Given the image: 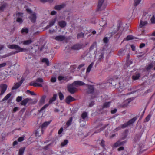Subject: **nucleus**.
Instances as JSON below:
<instances>
[{"label":"nucleus","mask_w":155,"mask_h":155,"mask_svg":"<svg viewBox=\"0 0 155 155\" xmlns=\"http://www.w3.org/2000/svg\"><path fill=\"white\" fill-rule=\"evenodd\" d=\"M59 96L60 99L61 100H63L64 98V96L62 93L61 92H60L59 93Z\"/></svg>","instance_id":"obj_45"},{"label":"nucleus","mask_w":155,"mask_h":155,"mask_svg":"<svg viewBox=\"0 0 155 155\" xmlns=\"http://www.w3.org/2000/svg\"><path fill=\"white\" fill-rule=\"evenodd\" d=\"M94 64V63L93 62H92L91 63V64H90L88 68H87V70H86V73H88L90 72V71L91 69L92 68V67H93V65Z\"/></svg>","instance_id":"obj_29"},{"label":"nucleus","mask_w":155,"mask_h":155,"mask_svg":"<svg viewBox=\"0 0 155 155\" xmlns=\"http://www.w3.org/2000/svg\"><path fill=\"white\" fill-rule=\"evenodd\" d=\"M77 87L73 83L68 85V89L69 92L71 94H73L76 91Z\"/></svg>","instance_id":"obj_6"},{"label":"nucleus","mask_w":155,"mask_h":155,"mask_svg":"<svg viewBox=\"0 0 155 155\" xmlns=\"http://www.w3.org/2000/svg\"><path fill=\"white\" fill-rule=\"evenodd\" d=\"M27 92L28 93H29L32 95H36L35 94L33 91H31L29 90L27 91Z\"/></svg>","instance_id":"obj_48"},{"label":"nucleus","mask_w":155,"mask_h":155,"mask_svg":"<svg viewBox=\"0 0 155 155\" xmlns=\"http://www.w3.org/2000/svg\"><path fill=\"white\" fill-rule=\"evenodd\" d=\"M56 95H54L53 97L49 101V104L51 103L53 101H54L56 99Z\"/></svg>","instance_id":"obj_40"},{"label":"nucleus","mask_w":155,"mask_h":155,"mask_svg":"<svg viewBox=\"0 0 155 155\" xmlns=\"http://www.w3.org/2000/svg\"><path fill=\"white\" fill-rule=\"evenodd\" d=\"M26 10L27 12H28L30 15L29 17V18L32 22H35L37 19L36 14V13L33 12L32 11L29 9H27Z\"/></svg>","instance_id":"obj_3"},{"label":"nucleus","mask_w":155,"mask_h":155,"mask_svg":"<svg viewBox=\"0 0 155 155\" xmlns=\"http://www.w3.org/2000/svg\"><path fill=\"white\" fill-rule=\"evenodd\" d=\"M151 22L152 24H155V17L154 15H152L150 19Z\"/></svg>","instance_id":"obj_42"},{"label":"nucleus","mask_w":155,"mask_h":155,"mask_svg":"<svg viewBox=\"0 0 155 155\" xmlns=\"http://www.w3.org/2000/svg\"><path fill=\"white\" fill-rule=\"evenodd\" d=\"M58 25L61 28H63L66 26V23L65 21H61L58 22Z\"/></svg>","instance_id":"obj_22"},{"label":"nucleus","mask_w":155,"mask_h":155,"mask_svg":"<svg viewBox=\"0 0 155 155\" xmlns=\"http://www.w3.org/2000/svg\"><path fill=\"white\" fill-rule=\"evenodd\" d=\"M43 80L42 78H39L36 80V82H31L30 84L31 86L35 87H42Z\"/></svg>","instance_id":"obj_5"},{"label":"nucleus","mask_w":155,"mask_h":155,"mask_svg":"<svg viewBox=\"0 0 155 155\" xmlns=\"http://www.w3.org/2000/svg\"><path fill=\"white\" fill-rule=\"evenodd\" d=\"M124 147L123 146H122V147H119V148H118L117 150L118 151H120L124 150Z\"/></svg>","instance_id":"obj_56"},{"label":"nucleus","mask_w":155,"mask_h":155,"mask_svg":"<svg viewBox=\"0 0 155 155\" xmlns=\"http://www.w3.org/2000/svg\"><path fill=\"white\" fill-rule=\"evenodd\" d=\"M92 152L94 153V155H104L105 154H106V153L107 151L106 150H104L102 152L101 150L97 147H94L92 150Z\"/></svg>","instance_id":"obj_4"},{"label":"nucleus","mask_w":155,"mask_h":155,"mask_svg":"<svg viewBox=\"0 0 155 155\" xmlns=\"http://www.w3.org/2000/svg\"><path fill=\"white\" fill-rule=\"evenodd\" d=\"M49 104H46L40 110V112H44L45 111V109L49 106Z\"/></svg>","instance_id":"obj_34"},{"label":"nucleus","mask_w":155,"mask_h":155,"mask_svg":"<svg viewBox=\"0 0 155 155\" xmlns=\"http://www.w3.org/2000/svg\"><path fill=\"white\" fill-rule=\"evenodd\" d=\"M126 142V141H118L113 145L112 147L113 148H116L120 145H124Z\"/></svg>","instance_id":"obj_12"},{"label":"nucleus","mask_w":155,"mask_h":155,"mask_svg":"<svg viewBox=\"0 0 155 155\" xmlns=\"http://www.w3.org/2000/svg\"><path fill=\"white\" fill-rule=\"evenodd\" d=\"M140 77V74L138 72L134 74L132 76V79L134 80H136L139 79Z\"/></svg>","instance_id":"obj_18"},{"label":"nucleus","mask_w":155,"mask_h":155,"mask_svg":"<svg viewBox=\"0 0 155 155\" xmlns=\"http://www.w3.org/2000/svg\"><path fill=\"white\" fill-rule=\"evenodd\" d=\"M141 1L142 0H134V6H137L138 5Z\"/></svg>","instance_id":"obj_41"},{"label":"nucleus","mask_w":155,"mask_h":155,"mask_svg":"<svg viewBox=\"0 0 155 155\" xmlns=\"http://www.w3.org/2000/svg\"><path fill=\"white\" fill-rule=\"evenodd\" d=\"M94 91V87L90 85L88 86V92L89 93H92Z\"/></svg>","instance_id":"obj_32"},{"label":"nucleus","mask_w":155,"mask_h":155,"mask_svg":"<svg viewBox=\"0 0 155 155\" xmlns=\"http://www.w3.org/2000/svg\"><path fill=\"white\" fill-rule=\"evenodd\" d=\"M32 101V100L31 99L27 98L21 101V104L22 105L25 106L28 103L31 102Z\"/></svg>","instance_id":"obj_13"},{"label":"nucleus","mask_w":155,"mask_h":155,"mask_svg":"<svg viewBox=\"0 0 155 155\" xmlns=\"http://www.w3.org/2000/svg\"><path fill=\"white\" fill-rule=\"evenodd\" d=\"M7 87V86L5 84H2L0 85V89L1 91L0 94V97H1L3 95L6 91Z\"/></svg>","instance_id":"obj_10"},{"label":"nucleus","mask_w":155,"mask_h":155,"mask_svg":"<svg viewBox=\"0 0 155 155\" xmlns=\"http://www.w3.org/2000/svg\"><path fill=\"white\" fill-rule=\"evenodd\" d=\"M63 131V128L61 127L59 130L58 131V134H60Z\"/></svg>","instance_id":"obj_59"},{"label":"nucleus","mask_w":155,"mask_h":155,"mask_svg":"<svg viewBox=\"0 0 155 155\" xmlns=\"http://www.w3.org/2000/svg\"><path fill=\"white\" fill-rule=\"evenodd\" d=\"M22 99V97L21 96H18L16 99V101L18 102L21 101Z\"/></svg>","instance_id":"obj_49"},{"label":"nucleus","mask_w":155,"mask_h":155,"mask_svg":"<svg viewBox=\"0 0 155 155\" xmlns=\"http://www.w3.org/2000/svg\"><path fill=\"white\" fill-rule=\"evenodd\" d=\"M104 0H99L97 8L98 11H102L105 8L106 5L104 3Z\"/></svg>","instance_id":"obj_7"},{"label":"nucleus","mask_w":155,"mask_h":155,"mask_svg":"<svg viewBox=\"0 0 155 155\" xmlns=\"http://www.w3.org/2000/svg\"><path fill=\"white\" fill-rule=\"evenodd\" d=\"M65 5L64 4H62L61 5H57L55 6L54 9L56 10H60L64 8Z\"/></svg>","instance_id":"obj_20"},{"label":"nucleus","mask_w":155,"mask_h":155,"mask_svg":"<svg viewBox=\"0 0 155 155\" xmlns=\"http://www.w3.org/2000/svg\"><path fill=\"white\" fill-rule=\"evenodd\" d=\"M151 116V114H150L148 115L146 118V120L147 122L148 121L150 120Z\"/></svg>","instance_id":"obj_50"},{"label":"nucleus","mask_w":155,"mask_h":155,"mask_svg":"<svg viewBox=\"0 0 155 155\" xmlns=\"http://www.w3.org/2000/svg\"><path fill=\"white\" fill-rule=\"evenodd\" d=\"M85 84L84 83L80 81H76L73 83V84H75L77 87L78 86L84 85Z\"/></svg>","instance_id":"obj_16"},{"label":"nucleus","mask_w":155,"mask_h":155,"mask_svg":"<svg viewBox=\"0 0 155 155\" xmlns=\"http://www.w3.org/2000/svg\"><path fill=\"white\" fill-rule=\"evenodd\" d=\"M56 81V78L55 77H53L51 78V81L52 83H54Z\"/></svg>","instance_id":"obj_52"},{"label":"nucleus","mask_w":155,"mask_h":155,"mask_svg":"<svg viewBox=\"0 0 155 155\" xmlns=\"http://www.w3.org/2000/svg\"><path fill=\"white\" fill-rule=\"evenodd\" d=\"M28 32V28H23L21 30V33L22 34H27Z\"/></svg>","instance_id":"obj_38"},{"label":"nucleus","mask_w":155,"mask_h":155,"mask_svg":"<svg viewBox=\"0 0 155 155\" xmlns=\"http://www.w3.org/2000/svg\"><path fill=\"white\" fill-rule=\"evenodd\" d=\"M11 55H12V54L11 53H9V54H5V55L2 56V57L3 58H5L8 57L9 56Z\"/></svg>","instance_id":"obj_63"},{"label":"nucleus","mask_w":155,"mask_h":155,"mask_svg":"<svg viewBox=\"0 0 155 155\" xmlns=\"http://www.w3.org/2000/svg\"><path fill=\"white\" fill-rule=\"evenodd\" d=\"M72 121V118H70L66 123V124L68 126H69L71 124Z\"/></svg>","instance_id":"obj_46"},{"label":"nucleus","mask_w":155,"mask_h":155,"mask_svg":"<svg viewBox=\"0 0 155 155\" xmlns=\"http://www.w3.org/2000/svg\"><path fill=\"white\" fill-rule=\"evenodd\" d=\"M23 17V14L21 12H18L16 13V21L19 23H21L23 21L22 18Z\"/></svg>","instance_id":"obj_9"},{"label":"nucleus","mask_w":155,"mask_h":155,"mask_svg":"<svg viewBox=\"0 0 155 155\" xmlns=\"http://www.w3.org/2000/svg\"><path fill=\"white\" fill-rule=\"evenodd\" d=\"M87 116V113L86 112H83L81 116V118L80 119V122H81L82 121H83V120H84L86 118Z\"/></svg>","instance_id":"obj_23"},{"label":"nucleus","mask_w":155,"mask_h":155,"mask_svg":"<svg viewBox=\"0 0 155 155\" xmlns=\"http://www.w3.org/2000/svg\"><path fill=\"white\" fill-rule=\"evenodd\" d=\"M84 36V33H79L77 37L78 38H79L81 37H83Z\"/></svg>","instance_id":"obj_51"},{"label":"nucleus","mask_w":155,"mask_h":155,"mask_svg":"<svg viewBox=\"0 0 155 155\" xmlns=\"http://www.w3.org/2000/svg\"><path fill=\"white\" fill-rule=\"evenodd\" d=\"M81 46L79 44H76L71 47V49L74 50H78L81 49Z\"/></svg>","instance_id":"obj_25"},{"label":"nucleus","mask_w":155,"mask_h":155,"mask_svg":"<svg viewBox=\"0 0 155 155\" xmlns=\"http://www.w3.org/2000/svg\"><path fill=\"white\" fill-rule=\"evenodd\" d=\"M153 63H151L149 64L146 67V69L148 71L150 70L151 68L153 67Z\"/></svg>","instance_id":"obj_35"},{"label":"nucleus","mask_w":155,"mask_h":155,"mask_svg":"<svg viewBox=\"0 0 155 155\" xmlns=\"http://www.w3.org/2000/svg\"><path fill=\"white\" fill-rule=\"evenodd\" d=\"M75 100L71 96H68L66 99V102L67 104H69L71 102L74 101Z\"/></svg>","instance_id":"obj_15"},{"label":"nucleus","mask_w":155,"mask_h":155,"mask_svg":"<svg viewBox=\"0 0 155 155\" xmlns=\"http://www.w3.org/2000/svg\"><path fill=\"white\" fill-rule=\"evenodd\" d=\"M58 79L59 81L65 80L66 79V78L64 77L59 76L58 77Z\"/></svg>","instance_id":"obj_44"},{"label":"nucleus","mask_w":155,"mask_h":155,"mask_svg":"<svg viewBox=\"0 0 155 155\" xmlns=\"http://www.w3.org/2000/svg\"><path fill=\"white\" fill-rule=\"evenodd\" d=\"M100 145L103 148H104L105 147V141L103 140H102L101 141L100 143H99Z\"/></svg>","instance_id":"obj_43"},{"label":"nucleus","mask_w":155,"mask_h":155,"mask_svg":"<svg viewBox=\"0 0 155 155\" xmlns=\"http://www.w3.org/2000/svg\"><path fill=\"white\" fill-rule=\"evenodd\" d=\"M12 94L11 93H10L8 94L3 99V101H5L7 100H8L11 96Z\"/></svg>","instance_id":"obj_39"},{"label":"nucleus","mask_w":155,"mask_h":155,"mask_svg":"<svg viewBox=\"0 0 155 155\" xmlns=\"http://www.w3.org/2000/svg\"><path fill=\"white\" fill-rule=\"evenodd\" d=\"M33 41L31 39H29L24 41L22 42V43L24 45H28L33 42Z\"/></svg>","instance_id":"obj_17"},{"label":"nucleus","mask_w":155,"mask_h":155,"mask_svg":"<svg viewBox=\"0 0 155 155\" xmlns=\"http://www.w3.org/2000/svg\"><path fill=\"white\" fill-rule=\"evenodd\" d=\"M46 98V96L45 95H44L42 97L39 101V103L40 104L42 105L44 104Z\"/></svg>","instance_id":"obj_31"},{"label":"nucleus","mask_w":155,"mask_h":155,"mask_svg":"<svg viewBox=\"0 0 155 155\" xmlns=\"http://www.w3.org/2000/svg\"><path fill=\"white\" fill-rule=\"evenodd\" d=\"M56 21V18H55L52 19L51 20L49 23V25H47L46 27L47 28H49V27H51L53 26L54 24L55 23Z\"/></svg>","instance_id":"obj_21"},{"label":"nucleus","mask_w":155,"mask_h":155,"mask_svg":"<svg viewBox=\"0 0 155 155\" xmlns=\"http://www.w3.org/2000/svg\"><path fill=\"white\" fill-rule=\"evenodd\" d=\"M107 24V22L105 20H104L103 19L101 20L99 22V25L101 26L104 27Z\"/></svg>","instance_id":"obj_28"},{"label":"nucleus","mask_w":155,"mask_h":155,"mask_svg":"<svg viewBox=\"0 0 155 155\" xmlns=\"http://www.w3.org/2000/svg\"><path fill=\"white\" fill-rule=\"evenodd\" d=\"M42 62L45 63L47 66L49 65V61L48 59L46 58H44L42 60Z\"/></svg>","instance_id":"obj_37"},{"label":"nucleus","mask_w":155,"mask_h":155,"mask_svg":"<svg viewBox=\"0 0 155 155\" xmlns=\"http://www.w3.org/2000/svg\"><path fill=\"white\" fill-rule=\"evenodd\" d=\"M22 82H19L15 84L12 88V90L16 89L21 85Z\"/></svg>","instance_id":"obj_27"},{"label":"nucleus","mask_w":155,"mask_h":155,"mask_svg":"<svg viewBox=\"0 0 155 155\" xmlns=\"http://www.w3.org/2000/svg\"><path fill=\"white\" fill-rule=\"evenodd\" d=\"M108 124L106 125L104 124H100L97 127L98 128L100 129V130L98 131V132H100L101 131L104 129L106 127V126Z\"/></svg>","instance_id":"obj_24"},{"label":"nucleus","mask_w":155,"mask_h":155,"mask_svg":"<svg viewBox=\"0 0 155 155\" xmlns=\"http://www.w3.org/2000/svg\"><path fill=\"white\" fill-rule=\"evenodd\" d=\"M136 119L137 118L136 117L133 118L127 123L123 124L122 126V128H125L127 127L132 124L136 120Z\"/></svg>","instance_id":"obj_11"},{"label":"nucleus","mask_w":155,"mask_h":155,"mask_svg":"<svg viewBox=\"0 0 155 155\" xmlns=\"http://www.w3.org/2000/svg\"><path fill=\"white\" fill-rule=\"evenodd\" d=\"M6 65V63L5 62H4L0 64V68L4 67Z\"/></svg>","instance_id":"obj_54"},{"label":"nucleus","mask_w":155,"mask_h":155,"mask_svg":"<svg viewBox=\"0 0 155 155\" xmlns=\"http://www.w3.org/2000/svg\"><path fill=\"white\" fill-rule=\"evenodd\" d=\"M110 102H105L103 105V108H106L109 107L110 105Z\"/></svg>","instance_id":"obj_33"},{"label":"nucleus","mask_w":155,"mask_h":155,"mask_svg":"<svg viewBox=\"0 0 155 155\" xmlns=\"http://www.w3.org/2000/svg\"><path fill=\"white\" fill-rule=\"evenodd\" d=\"M68 141L66 139L64 140L63 142H61V147L65 146L68 143Z\"/></svg>","instance_id":"obj_30"},{"label":"nucleus","mask_w":155,"mask_h":155,"mask_svg":"<svg viewBox=\"0 0 155 155\" xmlns=\"http://www.w3.org/2000/svg\"><path fill=\"white\" fill-rule=\"evenodd\" d=\"M57 13V12L55 11H52L51 12V15H55Z\"/></svg>","instance_id":"obj_58"},{"label":"nucleus","mask_w":155,"mask_h":155,"mask_svg":"<svg viewBox=\"0 0 155 155\" xmlns=\"http://www.w3.org/2000/svg\"><path fill=\"white\" fill-rule=\"evenodd\" d=\"M8 47L10 49H15L16 53L25 52L27 50L26 49L22 48L19 46L16 45H9Z\"/></svg>","instance_id":"obj_2"},{"label":"nucleus","mask_w":155,"mask_h":155,"mask_svg":"<svg viewBox=\"0 0 155 155\" xmlns=\"http://www.w3.org/2000/svg\"><path fill=\"white\" fill-rule=\"evenodd\" d=\"M4 74L2 73H0V78L2 79H4L5 78L4 77H3Z\"/></svg>","instance_id":"obj_60"},{"label":"nucleus","mask_w":155,"mask_h":155,"mask_svg":"<svg viewBox=\"0 0 155 155\" xmlns=\"http://www.w3.org/2000/svg\"><path fill=\"white\" fill-rule=\"evenodd\" d=\"M134 38L133 36L132 35H128L126 39L127 40H129L134 39Z\"/></svg>","instance_id":"obj_47"},{"label":"nucleus","mask_w":155,"mask_h":155,"mask_svg":"<svg viewBox=\"0 0 155 155\" xmlns=\"http://www.w3.org/2000/svg\"><path fill=\"white\" fill-rule=\"evenodd\" d=\"M150 16L151 15L147 14L143 15L139 26V28H142L147 24V20L149 19Z\"/></svg>","instance_id":"obj_1"},{"label":"nucleus","mask_w":155,"mask_h":155,"mask_svg":"<svg viewBox=\"0 0 155 155\" xmlns=\"http://www.w3.org/2000/svg\"><path fill=\"white\" fill-rule=\"evenodd\" d=\"M117 109H114L113 110L111 111V113L114 114L116 112Z\"/></svg>","instance_id":"obj_61"},{"label":"nucleus","mask_w":155,"mask_h":155,"mask_svg":"<svg viewBox=\"0 0 155 155\" xmlns=\"http://www.w3.org/2000/svg\"><path fill=\"white\" fill-rule=\"evenodd\" d=\"M145 44L144 43H142L141 44L140 46V48H142L143 47H144L145 46Z\"/></svg>","instance_id":"obj_64"},{"label":"nucleus","mask_w":155,"mask_h":155,"mask_svg":"<svg viewBox=\"0 0 155 155\" xmlns=\"http://www.w3.org/2000/svg\"><path fill=\"white\" fill-rule=\"evenodd\" d=\"M103 41L104 43H106L108 42V39L107 38L105 37L104 38Z\"/></svg>","instance_id":"obj_57"},{"label":"nucleus","mask_w":155,"mask_h":155,"mask_svg":"<svg viewBox=\"0 0 155 155\" xmlns=\"http://www.w3.org/2000/svg\"><path fill=\"white\" fill-rule=\"evenodd\" d=\"M25 149V147L20 148L19 151V155H22L24 153Z\"/></svg>","instance_id":"obj_36"},{"label":"nucleus","mask_w":155,"mask_h":155,"mask_svg":"<svg viewBox=\"0 0 155 155\" xmlns=\"http://www.w3.org/2000/svg\"><path fill=\"white\" fill-rule=\"evenodd\" d=\"M97 43L94 42L90 48V52L92 54H95L97 53Z\"/></svg>","instance_id":"obj_8"},{"label":"nucleus","mask_w":155,"mask_h":155,"mask_svg":"<svg viewBox=\"0 0 155 155\" xmlns=\"http://www.w3.org/2000/svg\"><path fill=\"white\" fill-rule=\"evenodd\" d=\"M120 87L122 89H125L126 87H124V86H122V83H120Z\"/></svg>","instance_id":"obj_62"},{"label":"nucleus","mask_w":155,"mask_h":155,"mask_svg":"<svg viewBox=\"0 0 155 155\" xmlns=\"http://www.w3.org/2000/svg\"><path fill=\"white\" fill-rule=\"evenodd\" d=\"M104 55V53L103 52L101 53V55L99 56L98 59L99 60H101L103 58V56Z\"/></svg>","instance_id":"obj_53"},{"label":"nucleus","mask_w":155,"mask_h":155,"mask_svg":"<svg viewBox=\"0 0 155 155\" xmlns=\"http://www.w3.org/2000/svg\"><path fill=\"white\" fill-rule=\"evenodd\" d=\"M24 140V137H19L18 139V140L19 142H21Z\"/></svg>","instance_id":"obj_55"},{"label":"nucleus","mask_w":155,"mask_h":155,"mask_svg":"<svg viewBox=\"0 0 155 155\" xmlns=\"http://www.w3.org/2000/svg\"><path fill=\"white\" fill-rule=\"evenodd\" d=\"M54 39L58 41H61L65 39V37L63 35H58L56 36Z\"/></svg>","instance_id":"obj_14"},{"label":"nucleus","mask_w":155,"mask_h":155,"mask_svg":"<svg viewBox=\"0 0 155 155\" xmlns=\"http://www.w3.org/2000/svg\"><path fill=\"white\" fill-rule=\"evenodd\" d=\"M51 120L46 121L44 122L41 125V128L42 130L45 128L46 127L50 124Z\"/></svg>","instance_id":"obj_19"},{"label":"nucleus","mask_w":155,"mask_h":155,"mask_svg":"<svg viewBox=\"0 0 155 155\" xmlns=\"http://www.w3.org/2000/svg\"><path fill=\"white\" fill-rule=\"evenodd\" d=\"M7 4L6 3H3L0 6V12L3 11L6 8Z\"/></svg>","instance_id":"obj_26"}]
</instances>
